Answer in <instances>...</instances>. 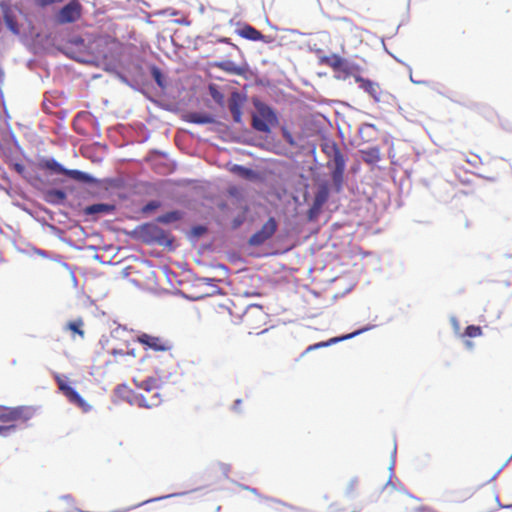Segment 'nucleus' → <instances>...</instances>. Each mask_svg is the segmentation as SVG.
<instances>
[{
	"label": "nucleus",
	"instance_id": "obj_1",
	"mask_svg": "<svg viewBox=\"0 0 512 512\" xmlns=\"http://www.w3.org/2000/svg\"><path fill=\"white\" fill-rule=\"evenodd\" d=\"M321 151L329 158L327 167L331 169V178L338 187L342 186L346 160L337 143L329 138H324L320 144Z\"/></svg>",
	"mask_w": 512,
	"mask_h": 512
},
{
	"label": "nucleus",
	"instance_id": "obj_2",
	"mask_svg": "<svg viewBox=\"0 0 512 512\" xmlns=\"http://www.w3.org/2000/svg\"><path fill=\"white\" fill-rule=\"evenodd\" d=\"M138 391L134 393L131 402L144 408L158 407L162 403V394L157 381L148 378L137 384Z\"/></svg>",
	"mask_w": 512,
	"mask_h": 512
},
{
	"label": "nucleus",
	"instance_id": "obj_3",
	"mask_svg": "<svg viewBox=\"0 0 512 512\" xmlns=\"http://www.w3.org/2000/svg\"><path fill=\"white\" fill-rule=\"evenodd\" d=\"M122 43L109 34H100L93 38L90 43L92 53L104 60L113 59L121 50Z\"/></svg>",
	"mask_w": 512,
	"mask_h": 512
},
{
	"label": "nucleus",
	"instance_id": "obj_4",
	"mask_svg": "<svg viewBox=\"0 0 512 512\" xmlns=\"http://www.w3.org/2000/svg\"><path fill=\"white\" fill-rule=\"evenodd\" d=\"M37 167L43 171H49L52 174L65 175L73 180L90 183L93 181L92 177L88 174L79 171V170H70L64 168L59 162H57L54 158H45L42 157L37 161Z\"/></svg>",
	"mask_w": 512,
	"mask_h": 512
},
{
	"label": "nucleus",
	"instance_id": "obj_5",
	"mask_svg": "<svg viewBox=\"0 0 512 512\" xmlns=\"http://www.w3.org/2000/svg\"><path fill=\"white\" fill-rule=\"evenodd\" d=\"M254 105L256 112L252 118L253 128L259 132H269L270 127L278 122L275 112L268 105L260 101H256Z\"/></svg>",
	"mask_w": 512,
	"mask_h": 512
},
{
	"label": "nucleus",
	"instance_id": "obj_6",
	"mask_svg": "<svg viewBox=\"0 0 512 512\" xmlns=\"http://www.w3.org/2000/svg\"><path fill=\"white\" fill-rule=\"evenodd\" d=\"M242 323L247 329L259 330L266 326L268 314L261 305L253 304L248 306L241 318Z\"/></svg>",
	"mask_w": 512,
	"mask_h": 512
},
{
	"label": "nucleus",
	"instance_id": "obj_7",
	"mask_svg": "<svg viewBox=\"0 0 512 512\" xmlns=\"http://www.w3.org/2000/svg\"><path fill=\"white\" fill-rule=\"evenodd\" d=\"M55 380L58 384L59 390L67 398V400L74 406L81 409L83 412H89L91 406L80 396V394L69 385L61 376L56 375Z\"/></svg>",
	"mask_w": 512,
	"mask_h": 512
},
{
	"label": "nucleus",
	"instance_id": "obj_8",
	"mask_svg": "<svg viewBox=\"0 0 512 512\" xmlns=\"http://www.w3.org/2000/svg\"><path fill=\"white\" fill-rule=\"evenodd\" d=\"M33 415L32 409L28 407H0V422L6 423V425L13 424L15 422H26Z\"/></svg>",
	"mask_w": 512,
	"mask_h": 512
},
{
	"label": "nucleus",
	"instance_id": "obj_9",
	"mask_svg": "<svg viewBox=\"0 0 512 512\" xmlns=\"http://www.w3.org/2000/svg\"><path fill=\"white\" fill-rule=\"evenodd\" d=\"M82 6L77 0L70 1L63 6L56 15L58 24L74 23L81 18Z\"/></svg>",
	"mask_w": 512,
	"mask_h": 512
},
{
	"label": "nucleus",
	"instance_id": "obj_10",
	"mask_svg": "<svg viewBox=\"0 0 512 512\" xmlns=\"http://www.w3.org/2000/svg\"><path fill=\"white\" fill-rule=\"evenodd\" d=\"M278 224L273 217H270L262 227L256 231L250 238L249 244L251 246H260L269 240L277 231Z\"/></svg>",
	"mask_w": 512,
	"mask_h": 512
},
{
	"label": "nucleus",
	"instance_id": "obj_11",
	"mask_svg": "<svg viewBox=\"0 0 512 512\" xmlns=\"http://www.w3.org/2000/svg\"><path fill=\"white\" fill-rule=\"evenodd\" d=\"M137 340L144 345L146 349H152L154 351H167L172 347L168 340L146 333L139 335Z\"/></svg>",
	"mask_w": 512,
	"mask_h": 512
},
{
	"label": "nucleus",
	"instance_id": "obj_12",
	"mask_svg": "<svg viewBox=\"0 0 512 512\" xmlns=\"http://www.w3.org/2000/svg\"><path fill=\"white\" fill-rule=\"evenodd\" d=\"M320 63L332 68L334 71L343 72L346 75L351 74V66L348 61L338 54H330L320 58Z\"/></svg>",
	"mask_w": 512,
	"mask_h": 512
},
{
	"label": "nucleus",
	"instance_id": "obj_13",
	"mask_svg": "<svg viewBox=\"0 0 512 512\" xmlns=\"http://www.w3.org/2000/svg\"><path fill=\"white\" fill-rule=\"evenodd\" d=\"M355 81L359 84V87L368 93L375 101H380L382 90L378 83L361 76H355Z\"/></svg>",
	"mask_w": 512,
	"mask_h": 512
},
{
	"label": "nucleus",
	"instance_id": "obj_14",
	"mask_svg": "<svg viewBox=\"0 0 512 512\" xmlns=\"http://www.w3.org/2000/svg\"><path fill=\"white\" fill-rule=\"evenodd\" d=\"M238 35L251 41H262L264 43L272 42L270 36L262 34L259 30L251 25H244L241 29L238 30Z\"/></svg>",
	"mask_w": 512,
	"mask_h": 512
},
{
	"label": "nucleus",
	"instance_id": "obj_15",
	"mask_svg": "<svg viewBox=\"0 0 512 512\" xmlns=\"http://www.w3.org/2000/svg\"><path fill=\"white\" fill-rule=\"evenodd\" d=\"M64 330L70 332L72 339H75L76 336L84 339L86 335L85 322L81 317L68 321L64 326Z\"/></svg>",
	"mask_w": 512,
	"mask_h": 512
},
{
	"label": "nucleus",
	"instance_id": "obj_16",
	"mask_svg": "<svg viewBox=\"0 0 512 512\" xmlns=\"http://www.w3.org/2000/svg\"><path fill=\"white\" fill-rule=\"evenodd\" d=\"M116 206L108 203H96L86 206L83 209V214L86 216H95L100 214H111L115 211Z\"/></svg>",
	"mask_w": 512,
	"mask_h": 512
},
{
	"label": "nucleus",
	"instance_id": "obj_17",
	"mask_svg": "<svg viewBox=\"0 0 512 512\" xmlns=\"http://www.w3.org/2000/svg\"><path fill=\"white\" fill-rule=\"evenodd\" d=\"M216 67L220 70L227 72L229 74L244 76L247 73V67L238 66L234 62L225 60L216 64Z\"/></svg>",
	"mask_w": 512,
	"mask_h": 512
},
{
	"label": "nucleus",
	"instance_id": "obj_18",
	"mask_svg": "<svg viewBox=\"0 0 512 512\" xmlns=\"http://www.w3.org/2000/svg\"><path fill=\"white\" fill-rule=\"evenodd\" d=\"M362 159L367 164H375L380 161L381 153L378 147H370L368 149L360 150Z\"/></svg>",
	"mask_w": 512,
	"mask_h": 512
},
{
	"label": "nucleus",
	"instance_id": "obj_19",
	"mask_svg": "<svg viewBox=\"0 0 512 512\" xmlns=\"http://www.w3.org/2000/svg\"><path fill=\"white\" fill-rule=\"evenodd\" d=\"M66 197V193L59 189H50L44 194L45 201L54 205L63 203Z\"/></svg>",
	"mask_w": 512,
	"mask_h": 512
},
{
	"label": "nucleus",
	"instance_id": "obj_20",
	"mask_svg": "<svg viewBox=\"0 0 512 512\" xmlns=\"http://www.w3.org/2000/svg\"><path fill=\"white\" fill-rule=\"evenodd\" d=\"M3 18L7 28L15 35L19 34L20 30L17 19L8 7H5L3 11Z\"/></svg>",
	"mask_w": 512,
	"mask_h": 512
},
{
	"label": "nucleus",
	"instance_id": "obj_21",
	"mask_svg": "<svg viewBox=\"0 0 512 512\" xmlns=\"http://www.w3.org/2000/svg\"><path fill=\"white\" fill-rule=\"evenodd\" d=\"M360 331H357V332H354V333H351V334H347L345 336H342V337H334V338H331L329 339L328 341H324V342H319V343H316V344H313V345H310L306 352H309V351H312L314 349H318V348H323V347H328L332 344H335V343H338L340 341H343V340H346V339H350L352 338L353 336L359 334Z\"/></svg>",
	"mask_w": 512,
	"mask_h": 512
},
{
	"label": "nucleus",
	"instance_id": "obj_22",
	"mask_svg": "<svg viewBox=\"0 0 512 512\" xmlns=\"http://www.w3.org/2000/svg\"><path fill=\"white\" fill-rule=\"evenodd\" d=\"M187 121L195 124H208L213 122V119L207 114L194 112L188 114Z\"/></svg>",
	"mask_w": 512,
	"mask_h": 512
},
{
	"label": "nucleus",
	"instance_id": "obj_23",
	"mask_svg": "<svg viewBox=\"0 0 512 512\" xmlns=\"http://www.w3.org/2000/svg\"><path fill=\"white\" fill-rule=\"evenodd\" d=\"M150 72H151V75H152L153 79L155 80V82L160 87H164V77H163L161 70L157 66L154 65L150 68Z\"/></svg>",
	"mask_w": 512,
	"mask_h": 512
},
{
	"label": "nucleus",
	"instance_id": "obj_24",
	"mask_svg": "<svg viewBox=\"0 0 512 512\" xmlns=\"http://www.w3.org/2000/svg\"><path fill=\"white\" fill-rule=\"evenodd\" d=\"M232 172L236 173L237 175L243 178H250L253 174V171L251 169L241 165H234L232 168Z\"/></svg>",
	"mask_w": 512,
	"mask_h": 512
},
{
	"label": "nucleus",
	"instance_id": "obj_25",
	"mask_svg": "<svg viewBox=\"0 0 512 512\" xmlns=\"http://www.w3.org/2000/svg\"><path fill=\"white\" fill-rule=\"evenodd\" d=\"M464 334L470 338L479 337L482 335V329L480 326L469 325L466 327Z\"/></svg>",
	"mask_w": 512,
	"mask_h": 512
},
{
	"label": "nucleus",
	"instance_id": "obj_26",
	"mask_svg": "<svg viewBox=\"0 0 512 512\" xmlns=\"http://www.w3.org/2000/svg\"><path fill=\"white\" fill-rule=\"evenodd\" d=\"M181 219V213L179 211H171L163 215L160 220L164 223L177 221Z\"/></svg>",
	"mask_w": 512,
	"mask_h": 512
},
{
	"label": "nucleus",
	"instance_id": "obj_27",
	"mask_svg": "<svg viewBox=\"0 0 512 512\" xmlns=\"http://www.w3.org/2000/svg\"><path fill=\"white\" fill-rule=\"evenodd\" d=\"M63 0H34L36 6L44 8L46 6L61 3Z\"/></svg>",
	"mask_w": 512,
	"mask_h": 512
},
{
	"label": "nucleus",
	"instance_id": "obj_28",
	"mask_svg": "<svg viewBox=\"0 0 512 512\" xmlns=\"http://www.w3.org/2000/svg\"><path fill=\"white\" fill-rule=\"evenodd\" d=\"M282 135H283V138L285 139V141L289 144V145H295V140L292 136V134L286 129V128H282Z\"/></svg>",
	"mask_w": 512,
	"mask_h": 512
},
{
	"label": "nucleus",
	"instance_id": "obj_29",
	"mask_svg": "<svg viewBox=\"0 0 512 512\" xmlns=\"http://www.w3.org/2000/svg\"><path fill=\"white\" fill-rule=\"evenodd\" d=\"M13 169L19 174L21 175L23 178H27V175H26V168L23 164L21 163H14L13 164Z\"/></svg>",
	"mask_w": 512,
	"mask_h": 512
},
{
	"label": "nucleus",
	"instance_id": "obj_30",
	"mask_svg": "<svg viewBox=\"0 0 512 512\" xmlns=\"http://www.w3.org/2000/svg\"><path fill=\"white\" fill-rule=\"evenodd\" d=\"M358 486V481L356 479L351 480L347 486L346 493L348 495H352L355 493Z\"/></svg>",
	"mask_w": 512,
	"mask_h": 512
},
{
	"label": "nucleus",
	"instance_id": "obj_31",
	"mask_svg": "<svg viewBox=\"0 0 512 512\" xmlns=\"http://www.w3.org/2000/svg\"><path fill=\"white\" fill-rule=\"evenodd\" d=\"M230 111L232 112L235 121H239L241 115L239 107L236 104H231Z\"/></svg>",
	"mask_w": 512,
	"mask_h": 512
},
{
	"label": "nucleus",
	"instance_id": "obj_32",
	"mask_svg": "<svg viewBox=\"0 0 512 512\" xmlns=\"http://www.w3.org/2000/svg\"><path fill=\"white\" fill-rule=\"evenodd\" d=\"M14 427V424L0 425V435L6 436L10 430L14 429Z\"/></svg>",
	"mask_w": 512,
	"mask_h": 512
},
{
	"label": "nucleus",
	"instance_id": "obj_33",
	"mask_svg": "<svg viewBox=\"0 0 512 512\" xmlns=\"http://www.w3.org/2000/svg\"><path fill=\"white\" fill-rule=\"evenodd\" d=\"M73 43L78 46H84V40L80 37H77L73 40Z\"/></svg>",
	"mask_w": 512,
	"mask_h": 512
},
{
	"label": "nucleus",
	"instance_id": "obj_34",
	"mask_svg": "<svg viewBox=\"0 0 512 512\" xmlns=\"http://www.w3.org/2000/svg\"><path fill=\"white\" fill-rule=\"evenodd\" d=\"M157 206H158V204H157V203H155V202H151V203L147 204V206L145 207V209H144V210L146 211V210H149V209H154V208H156Z\"/></svg>",
	"mask_w": 512,
	"mask_h": 512
},
{
	"label": "nucleus",
	"instance_id": "obj_35",
	"mask_svg": "<svg viewBox=\"0 0 512 512\" xmlns=\"http://www.w3.org/2000/svg\"><path fill=\"white\" fill-rule=\"evenodd\" d=\"M219 41H220V42H224V43H229V44H231V42H230V39H229V38H222V39H220Z\"/></svg>",
	"mask_w": 512,
	"mask_h": 512
},
{
	"label": "nucleus",
	"instance_id": "obj_36",
	"mask_svg": "<svg viewBox=\"0 0 512 512\" xmlns=\"http://www.w3.org/2000/svg\"><path fill=\"white\" fill-rule=\"evenodd\" d=\"M112 354H113V355H117V354H121V355H123L124 353H122L121 351H118V350H115V349H114V350L112 351Z\"/></svg>",
	"mask_w": 512,
	"mask_h": 512
}]
</instances>
